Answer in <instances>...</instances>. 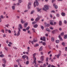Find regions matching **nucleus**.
<instances>
[{
  "label": "nucleus",
  "instance_id": "38",
  "mask_svg": "<svg viewBox=\"0 0 67 67\" xmlns=\"http://www.w3.org/2000/svg\"><path fill=\"white\" fill-rule=\"evenodd\" d=\"M34 12V10H32L30 13V14H32L33 13V12Z\"/></svg>",
  "mask_w": 67,
  "mask_h": 67
},
{
  "label": "nucleus",
  "instance_id": "24",
  "mask_svg": "<svg viewBox=\"0 0 67 67\" xmlns=\"http://www.w3.org/2000/svg\"><path fill=\"white\" fill-rule=\"evenodd\" d=\"M55 42L56 43H59V41L58 40H56Z\"/></svg>",
  "mask_w": 67,
  "mask_h": 67
},
{
  "label": "nucleus",
  "instance_id": "54",
  "mask_svg": "<svg viewBox=\"0 0 67 67\" xmlns=\"http://www.w3.org/2000/svg\"><path fill=\"white\" fill-rule=\"evenodd\" d=\"M31 43L32 44H34V41H33H33H31Z\"/></svg>",
  "mask_w": 67,
  "mask_h": 67
},
{
  "label": "nucleus",
  "instance_id": "18",
  "mask_svg": "<svg viewBox=\"0 0 67 67\" xmlns=\"http://www.w3.org/2000/svg\"><path fill=\"white\" fill-rule=\"evenodd\" d=\"M61 55V54L60 53H59L58 55H57V58H58L59 56H60Z\"/></svg>",
  "mask_w": 67,
  "mask_h": 67
},
{
  "label": "nucleus",
  "instance_id": "59",
  "mask_svg": "<svg viewBox=\"0 0 67 67\" xmlns=\"http://www.w3.org/2000/svg\"><path fill=\"white\" fill-rule=\"evenodd\" d=\"M51 51H49L48 53V55H49V54H50V53H51Z\"/></svg>",
  "mask_w": 67,
  "mask_h": 67
},
{
  "label": "nucleus",
  "instance_id": "49",
  "mask_svg": "<svg viewBox=\"0 0 67 67\" xmlns=\"http://www.w3.org/2000/svg\"><path fill=\"white\" fill-rule=\"evenodd\" d=\"M18 31L19 32H21V29H21L20 28H19V27H18Z\"/></svg>",
  "mask_w": 67,
  "mask_h": 67
},
{
  "label": "nucleus",
  "instance_id": "10",
  "mask_svg": "<svg viewBox=\"0 0 67 67\" xmlns=\"http://www.w3.org/2000/svg\"><path fill=\"white\" fill-rule=\"evenodd\" d=\"M2 60L4 64H5L7 63V61L5 60V59H3Z\"/></svg>",
  "mask_w": 67,
  "mask_h": 67
},
{
  "label": "nucleus",
  "instance_id": "63",
  "mask_svg": "<svg viewBox=\"0 0 67 67\" xmlns=\"http://www.w3.org/2000/svg\"><path fill=\"white\" fill-rule=\"evenodd\" d=\"M26 59H27V60H29V57H28V56H26Z\"/></svg>",
  "mask_w": 67,
  "mask_h": 67
},
{
  "label": "nucleus",
  "instance_id": "25",
  "mask_svg": "<svg viewBox=\"0 0 67 67\" xmlns=\"http://www.w3.org/2000/svg\"><path fill=\"white\" fill-rule=\"evenodd\" d=\"M42 50H43V48H42V47H41L39 49V51H42Z\"/></svg>",
  "mask_w": 67,
  "mask_h": 67
},
{
  "label": "nucleus",
  "instance_id": "35",
  "mask_svg": "<svg viewBox=\"0 0 67 67\" xmlns=\"http://www.w3.org/2000/svg\"><path fill=\"white\" fill-rule=\"evenodd\" d=\"M8 32H9V33L10 34H11V31L10 30L8 29Z\"/></svg>",
  "mask_w": 67,
  "mask_h": 67
},
{
  "label": "nucleus",
  "instance_id": "32",
  "mask_svg": "<svg viewBox=\"0 0 67 67\" xmlns=\"http://www.w3.org/2000/svg\"><path fill=\"white\" fill-rule=\"evenodd\" d=\"M36 53H35L33 54V56L34 58V57H35V56H36Z\"/></svg>",
  "mask_w": 67,
  "mask_h": 67
},
{
  "label": "nucleus",
  "instance_id": "31",
  "mask_svg": "<svg viewBox=\"0 0 67 67\" xmlns=\"http://www.w3.org/2000/svg\"><path fill=\"white\" fill-rule=\"evenodd\" d=\"M9 26V24H8L7 25H5V27H8Z\"/></svg>",
  "mask_w": 67,
  "mask_h": 67
},
{
  "label": "nucleus",
  "instance_id": "28",
  "mask_svg": "<svg viewBox=\"0 0 67 67\" xmlns=\"http://www.w3.org/2000/svg\"><path fill=\"white\" fill-rule=\"evenodd\" d=\"M56 15L57 17H59L60 15L58 13Z\"/></svg>",
  "mask_w": 67,
  "mask_h": 67
},
{
  "label": "nucleus",
  "instance_id": "29",
  "mask_svg": "<svg viewBox=\"0 0 67 67\" xmlns=\"http://www.w3.org/2000/svg\"><path fill=\"white\" fill-rule=\"evenodd\" d=\"M41 28L42 29V30H43L44 29V26H41Z\"/></svg>",
  "mask_w": 67,
  "mask_h": 67
},
{
  "label": "nucleus",
  "instance_id": "61",
  "mask_svg": "<svg viewBox=\"0 0 67 67\" xmlns=\"http://www.w3.org/2000/svg\"><path fill=\"white\" fill-rule=\"evenodd\" d=\"M49 29H50L51 30H53V28L52 27H49Z\"/></svg>",
  "mask_w": 67,
  "mask_h": 67
},
{
  "label": "nucleus",
  "instance_id": "7",
  "mask_svg": "<svg viewBox=\"0 0 67 67\" xmlns=\"http://www.w3.org/2000/svg\"><path fill=\"white\" fill-rule=\"evenodd\" d=\"M44 56H42L40 58V59L41 62H43L44 61Z\"/></svg>",
  "mask_w": 67,
  "mask_h": 67
},
{
  "label": "nucleus",
  "instance_id": "47",
  "mask_svg": "<svg viewBox=\"0 0 67 67\" xmlns=\"http://www.w3.org/2000/svg\"><path fill=\"white\" fill-rule=\"evenodd\" d=\"M62 45L63 46H65V43L64 42H63L62 44Z\"/></svg>",
  "mask_w": 67,
  "mask_h": 67
},
{
  "label": "nucleus",
  "instance_id": "6",
  "mask_svg": "<svg viewBox=\"0 0 67 67\" xmlns=\"http://www.w3.org/2000/svg\"><path fill=\"white\" fill-rule=\"evenodd\" d=\"M58 37L60 41H63V39L61 37V36L60 35H59Z\"/></svg>",
  "mask_w": 67,
  "mask_h": 67
},
{
  "label": "nucleus",
  "instance_id": "34",
  "mask_svg": "<svg viewBox=\"0 0 67 67\" xmlns=\"http://www.w3.org/2000/svg\"><path fill=\"white\" fill-rule=\"evenodd\" d=\"M32 30H33V32H34V33H35V32H35V29L34 28L32 29Z\"/></svg>",
  "mask_w": 67,
  "mask_h": 67
},
{
  "label": "nucleus",
  "instance_id": "30",
  "mask_svg": "<svg viewBox=\"0 0 67 67\" xmlns=\"http://www.w3.org/2000/svg\"><path fill=\"white\" fill-rule=\"evenodd\" d=\"M39 46V44H38L37 43L35 44V47H37Z\"/></svg>",
  "mask_w": 67,
  "mask_h": 67
},
{
  "label": "nucleus",
  "instance_id": "4",
  "mask_svg": "<svg viewBox=\"0 0 67 67\" xmlns=\"http://www.w3.org/2000/svg\"><path fill=\"white\" fill-rule=\"evenodd\" d=\"M54 20H51L50 21V25H53V22H54Z\"/></svg>",
  "mask_w": 67,
  "mask_h": 67
},
{
  "label": "nucleus",
  "instance_id": "8",
  "mask_svg": "<svg viewBox=\"0 0 67 67\" xmlns=\"http://www.w3.org/2000/svg\"><path fill=\"white\" fill-rule=\"evenodd\" d=\"M18 27H19L20 29H23V27H22V25L21 24H19L18 25Z\"/></svg>",
  "mask_w": 67,
  "mask_h": 67
},
{
  "label": "nucleus",
  "instance_id": "51",
  "mask_svg": "<svg viewBox=\"0 0 67 67\" xmlns=\"http://www.w3.org/2000/svg\"><path fill=\"white\" fill-rule=\"evenodd\" d=\"M47 27L49 26V24H47Z\"/></svg>",
  "mask_w": 67,
  "mask_h": 67
},
{
  "label": "nucleus",
  "instance_id": "15",
  "mask_svg": "<svg viewBox=\"0 0 67 67\" xmlns=\"http://www.w3.org/2000/svg\"><path fill=\"white\" fill-rule=\"evenodd\" d=\"M26 56H27L26 55H24L22 56V58L23 59H24L25 58H26Z\"/></svg>",
  "mask_w": 67,
  "mask_h": 67
},
{
  "label": "nucleus",
  "instance_id": "64",
  "mask_svg": "<svg viewBox=\"0 0 67 67\" xmlns=\"http://www.w3.org/2000/svg\"><path fill=\"white\" fill-rule=\"evenodd\" d=\"M65 50L66 51H67V47H65Z\"/></svg>",
  "mask_w": 67,
  "mask_h": 67
},
{
  "label": "nucleus",
  "instance_id": "26",
  "mask_svg": "<svg viewBox=\"0 0 67 67\" xmlns=\"http://www.w3.org/2000/svg\"><path fill=\"white\" fill-rule=\"evenodd\" d=\"M12 9H13V10H15V6H12Z\"/></svg>",
  "mask_w": 67,
  "mask_h": 67
},
{
  "label": "nucleus",
  "instance_id": "60",
  "mask_svg": "<svg viewBox=\"0 0 67 67\" xmlns=\"http://www.w3.org/2000/svg\"><path fill=\"white\" fill-rule=\"evenodd\" d=\"M51 64H49L47 67H51Z\"/></svg>",
  "mask_w": 67,
  "mask_h": 67
},
{
  "label": "nucleus",
  "instance_id": "21",
  "mask_svg": "<svg viewBox=\"0 0 67 67\" xmlns=\"http://www.w3.org/2000/svg\"><path fill=\"white\" fill-rule=\"evenodd\" d=\"M27 33H28V34H31V31L29 30H28Z\"/></svg>",
  "mask_w": 67,
  "mask_h": 67
},
{
  "label": "nucleus",
  "instance_id": "43",
  "mask_svg": "<svg viewBox=\"0 0 67 67\" xmlns=\"http://www.w3.org/2000/svg\"><path fill=\"white\" fill-rule=\"evenodd\" d=\"M64 23L65 24H67V21L65 20L64 21Z\"/></svg>",
  "mask_w": 67,
  "mask_h": 67
},
{
  "label": "nucleus",
  "instance_id": "23",
  "mask_svg": "<svg viewBox=\"0 0 67 67\" xmlns=\"http://www.w3.org/2000/svg\"><path fill=\"white\" fill-rule=\"evenodd\" d=\"M30 29V27L28 26L26 28V29L27 30V31H29V30Z\"/></svg>",
  "mask_w": 67,
  "mask_h": 67
},
{
  "label": "nucleus",
  "instance_id": "42",
  "mask_svg": "<svg viewBox=\"0 0 67 67\" xmlns=\"http://www.w3.org/2000/svg\"><path fill=\"white\" fill-rule=\"evenodd\" d=\"M34 66L35 67H38V65L37 64H35L34 65Z\"/></svg>",
  "mask_w": 67,
  "mask_h": 67
},
{
  "label": "nucleus",
  "instance_id": "39",
  "mask_svg": "<svg viewBox=\"0 0 67 67\" xmlns=\"http://www.w3.org/2000/svg\"><path fill=\"white\" fill-rule=\"evenodd\" d=\"M51 40L52 42H54V38H52Z\"/></svg>",
  "mask_w": 67,
  "mask_h": 67
},
{
  "label": "nucleus",
  "instance_id": "22",
  "mask_svg": "<svg viewBox=\"0 0 67 67\" xmlns=\"http://www.w3.org/2000/svg\"><path fill=\"white\" fill-rule=\"evenodd\" d=\"M20 32L19 31H18V33L17 34V36H19L20 35Z\"/></svg>",
  "mask_w": 67,
  "mask_h": 67
},
{
  "label": "nucleus",
  "instance_id": "40",
  "mask_svg": "<svg viewBox=\"0 0 67 67\" xmlns=\"http://www.w3.org/2000/svg\"><path fill=\"white\" fill-rule=\"evenodd\" d=\"M1 31L2 32V33H4V31L3 30V29H2L1 30Z\"/></svg>",
  "mask_w": 67,
  "mask_h": 67
},
{
  "label": "nucleus",
  "instance_id": "19",
  "mask_svg": "<svg viewBox=\"0 0 67 67\" xmlns=\"http://www.w3.org/2000/svg\"><path fill=\"white\" fill-rule=\"evenodd\" d=\"M36 5H37V6H38V2L37 0H36Z\"/></svg>",
  "mask_w": 67,
  "mask_h": 67
},
{
  "label": "nucleus",
  "instance_id": "36",
  "mask_svg": "<svg viewBox=\"0 0 67 67\" xmlns=\"http://www.w3.org/2000/svg\"><path fill=\"white\" fill-rule=\"evenodd\" d=\"M60 34L61 36H64V32Z\"/></svg>",
  "mask_w": 67,
  "mask_h": 67
},
{
  "label": "nucleus",
  "instance_id": "13",
  "mask_svg": "<svg viewBox=\"0 0 67 67\" xmlns=\"http://www.w3.org/2000/svg\"><path fill=\"white\" fill-rule=\"evenodd\" d=\"M34 27L35 28H37L38 27V25L37 24H36L34 25Z\"/></svg>",
  "mask_w": 67,
  "mask_h": 67
},
{
  "label": "nucleus",
  "instance_id": "45",
  "mask_svg": "<svg viewBox=\"0 0 67 67\" xmlns=\"http://www.w3.org/2000/svg\"><path fill=\"white\" fill-rule=\"evenodd\" d=\"M4 56V55L3 54H2L1 55H0V57H3Z\"/></svg>",
  "mask_w": 67,
  "mask_h": 67
},
{
  "label": "nucleus",
  "instance_id": "1",
  "mask_svg": "<svg viewBox=\"0 0 67 67\" xmlns=\"http://www.w3.org/2000/svg\"><path fill=\"white\" fill-rule=\"evenodd\" d=\"M37 16L38 17L37 18L35 19V21H36V22H38V21L40 20V18H42V17L41 16H39L38 14L37 15Z\"/></svg>",
  "mask_w": 67,
  "mask_h": 67
},
{
  "label": "nucleus",
  "instance_id": "46",
  "mask_svg": "<svg viewBox=\"0 0 67 67\" xmlns=\"http://www.w3.org/2000/svg\"><path fill=\"white\" fill-rule=\"evenodd\" d=\"M23 31H24V32H26V30L25 29H23Z\"/></svg>",
  "mask_w": 67,
  "mask_h": 67
},
{
  "label": "nucleus",
  "instance_id": "44",
  "mask_svg": "<svg viewBox=\"0 0 67 67\" xmlns=\"http://www.w3.org/2000/svg\"><path fill=\"white\" fill-rule=\"evenodd\" d=\"M18 2L20 3H21V2H22V0H18Z\"/></svg>",
  "mask_w": 67,
  "mask_h": 67
},
{
  "label": "nucleus",
  "instance_id": "48",
  "mask_svg": "<svg viewBox=\"0 0 67 67\" xmlns=\"http://www.w3.org/2000/svg\"><path fill=\"white\" fill-rule=\"evenodd\" d=\"M35 23H36V22L35 21H33L32 23V24H35Z\"/></svg>",
  "mask_w": 67,
  "mask_h": 67
},
{
  "label": "nucleus",
  "instance_id": "2",
  "mask_svg": "<svg viewBox=\"0 0 67 67\" xmlns=\"http://www.w3.org/2000/svg\"><path fill=\"white\" fill-rule=\"evenodd\" d=\"M31 2H29L27 5L28 9L30 10L31 8Z\"/></svg>",
  "mask_w": 67,
  "mask_h": 67
},
{
  "label": "nucleus",
  "instance_id": "62",
  "mask_svg": "<svg viewBox=\"0 0 67 67\" xmlns=\"http://www.w3.org/2000/svg\"><path fill=\"white\" fill-rule=\"evenodd\" d=\"M2 66L4 67H5V65L4 64H2Z\"/></svg>",
  "mask_w": 67,
  "mask_h": 67
},
{
  "label": "nucleus",
  "instance_id": "3",
  "mask_svg": "<svg viewBox=\"0 0 67 67\" xmlns=\"http://www.w3.org/2000/svg\"><path fill=\"white\" fill-rule=\"evenodd\" d=\"M58 31V30L57 29H55V30H54L53 31H52V34H55Z\"/></svg>",
  "mask_w": 67,
  "mask_h": 67
},
{
  "label": "nucleus",
  "instance_id": "20",
  "mask_svg": "<svg viewBox=\"0 0 67 67\" xmlns=\"http://www.w3.org/2000/svg\"><path fill=\"white\" fill-rule=\"evenodd\" d=\"M64 39H66V38H67V35H65L64 36Z\"/></svg>",
  "mask_w": 67,
  "mask_h": 67
},
{
  "label": "nucleus",
  "instance_id": "57",
  "mask_svg": "<svg viewBox=\"0 0 67 67\" xmlns=\"http://www.w3.org/2000/svg\"><path fill=\"white\" fill-rule=\"evenodd\" d=\"M20 61V60H16V62H17V63H19V62Z\"/></svg>",
  "mask_w": 67,
  "mask_h": 67
},
{
  "label": "nucleus",
  "instance_id": "11",
  "mask_svg": "<svg viewBox=\"0 0 67 67\" xmlns=\"http://www.w3.org/2000/svg\"><path fill=\"white\" fill-rule=\"evenodd\" d=\"M59 24L60 26H62V21L60 20L59 21Z\"/></svg>",
  "mask_w": 67,
  "mask_h": 67
},
{
  "label": "nucleus",
  "instance_id": "14",
  "mask_svg": "<svg viewBox=\"0 0 67 67\" xmlns=\"http://www.w3.org/2000/svg\"><path fill=\"white\" fill-rule=\"evenodd\" d=\"M46 31L48 32H51V30L48 28H46Z\"/></svg>",
  "mask_w": 67,
  "mask_h": 67
},
{
  "label": "nucleus",
  "instance_id": "50",
  "mask_svg": "<svg viewBox=\"0 0 67 67\" xmlns=\"http://www.w3.org/2000/svg\"><path fill=\"white\" fill-rule=\"evenodd\" d=\"M51 13H55V11L52 10L51 11Z\"/></svg>",
  "mask_w": 67,
  "mask_h": 67
},
{
  "label": "nucleus",
  "instance_id": "37",
  "mask_svg": "<svg viewBox=\"0 0 67 67\" xmlns=\"http://www.w3.org/2000/svg\"><path fill=\"white\" fill-rule=\"evenodd\" d=\"M35 3H36V2H34V7H36V5H35Z\"/></svg>",
  "mask_w": 67,
  "mask_h": 67
},
{
  "label": "nucleus",
  "instance_id": "27",
  "mask_svg": "<svg viewBox=\"0 0 67 67\" xmlns=\"http://www.w3.org/2000/svg\"><path fill=\"white\" fill-rule=\"evenodd\" d=\"M42 45L44 46H45L46 45V43L45 42H43L42 43Z\"/></svg>",
  "mask_w": 67,
  "mask_h": 67
},
{
  "label": "nucleus",
  "instance_id": "17",
  "mask_svg": "<svg viewBox=\"0 0 67 67\" xmlns=\"http://www.w3.org/2000/svg\"><path fill=\"white\" fill-rule=\"evenodd\" d=\"M33 41L34 43H35V42H37L38 40H35V39H34Z\"/></svg>",
  "mask_w": 67,
  "mask_h": 67
},
{
  "label": "nucleus",
  "instance_id": "16",
  "mask_svg": "<svg viewBox=\"0 0 67 67\" xmlns=\"http://www.w3.org/2000/svg\"><path fill=\"white\" fill-rule=\"evenodd\" d=\"M37 11L38 12H40V11H41V10H42V8H41L40 9L39 8H37Z\"/></svg>",
  "mask_w": 67,
  "mask_h": 67
},
{
  "label": "nucleus",
  "instance_id": "5",
  "mask_svg": "<svg viewBox=\"0 0 67 67\" xmlns=\"http://www.w3.org/2000/svg\"><path fill=\"white\" fill-rule=\"evenodd\" d=\"M40 40L41 41H45V37H43L42 38V37H41Z\"/></svg>",
  "mask_w": 67,
  "mask_h": 67
},
{
  "label": "nucleus",
  "instance_id": "55",
  "mask_svg": "<svg viewBox=\"0 0 67 67\" xmlns=\"http://www.w3.org/2000/svg\"><path fill=\"white\" fill-rule=\"evenodd\" d=\"M5 49L6 51H7V50H8V48H7V47H5Z\"/></svg>",
  "mask_w": 67,
  "mask_h": 67
},
{
  "label": "nucleus",
  "instance_id": "41",
  "mask_svg": "<svg viewBox=\"0 0 67 67\" xmlns=\"http://www.w3.org/2000/svg\"><path fill=\"white\" fill-rule=\"evenodd\" d=\"M29 64V61H27L26 62V65H28Z\"/></svg>",
  "mask_w": 67,
  "mask_h": 67
},
{
  "label": "nucleus",
  "instance_id": "9",
  "mask_svg": "<svg viewBox=\"0 0 67 67\" xmlns=\"http://www.w3.org/2000/svg\"><path fill=\"white\" fill-rule=\"evenodd\" d=\"M44 7L47 10H48V9H49V7H48V6L46 5H45L44 6Z\"/></svg>",
  "mask_w": 67,
  "mask_h": 67
},
{
  "label": "nucleus",
  "instance_id": "12",
  "mask_svg": "<svg viewBox=\"0 0 67 67\" xmlns=\"http://www.w3.org/2000/svg\"><path fill=\"white\" fill-rule=\"evenodd\" d=\"M61 15L63 16H65V15H66V14H65V13L63 12L61 13Z\"/></svg>",
  "mask_w": 67,
  "mask_h": 67
},
{
  "label": "nucleus",
  "instance_id": "53",
  "mask_svg": "<svg viewBox=\"0 0 67 67\" xmlns=\"http://www.w3.org/2000/svg\"><path fill=\"white\" fill-rule=\"evenodd\" d=\"M48 47H49V48L50 49H51V46H50V45H48Z\"/></svg>",
  "mask_w": 67,
  "mask_h": 67
},
{
  "label": "nucleus",
  "instance_id": "33",
  "mask_svg": "<svg viewBox=\"0 0 67 67\" xmlns=\"http://www.w3.org/2000/svg\"><path fill=\"white\" fill-rule=\"evenodd\" d=\"M48 58L47 57L46 59V62H48Z\"/></svg>",
  "mask_w": 67,
  "mask_h": 67
},
{
  "label": "nucleus",
  "instance_id": "52",
  "mask_svg": "<svg viewBox=\"0 0 67 67\" xmlns=\"http://www.w3.org/2000/svg\"><path fill=\"white\" fill-rule=\"evenodd\" d=\"M43 10H44V11H47V10L46 9L44 8H43Z\"/></svg>",
  "mask_w": 67,
  "mask_h": 67
},
{
  "label": "nucleus",
  "instance_id": "58",
  "mask_svg": "<svg viewBox=\"0 0 67 67\" xmlns=\"http://www.w3.org/2000/svg\"><path fill=\"white\" fill-rule=\"evenodd\" d=\"M58 8V7H57V5H56L55 7V9H57Z\"/></svg>",
  "mask_w": 67,
  "mask_h": 67
},
{
  "label": "nucleus",
  "instance_id": "56",
  "mask_svg": "<svg viewBox=\"0 0 67 67\" xmlns=\"http://www.w3.org/2000/svg\"><path fill=\"white\" fill-rule=\"evenodd\" d=\"M56 1V0H52V3H53V2H54L55 1Z\"/></svg>",
  "mask_w": 67,
  "mask_h": 67
}]
</instances>
